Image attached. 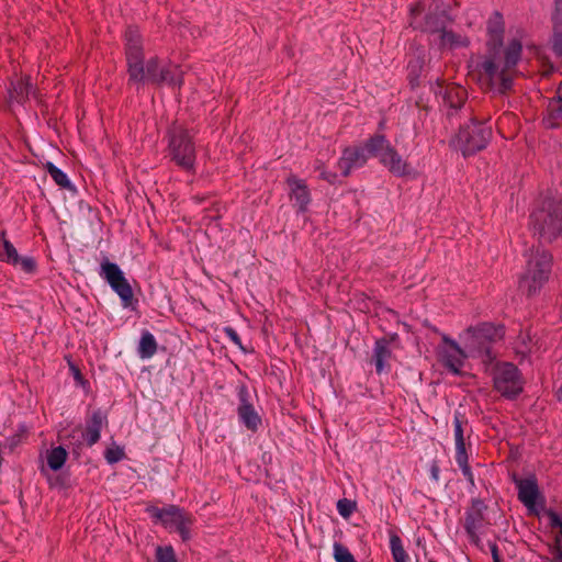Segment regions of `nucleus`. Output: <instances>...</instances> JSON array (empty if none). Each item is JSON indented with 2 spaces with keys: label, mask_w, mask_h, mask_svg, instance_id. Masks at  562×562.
Listing matches in <instances>:
<instances>
[{
  "label": "nucleus",
  "mask_w": 562,
  "mask_h": 562,
  "mask_svg": "<svg viewBox=\"0 0 562 562\" xmlns=\"http://www.w3.org/2000/svg\"><path fill=\"white\" fill-rule=\"evenodd\" d=\"M169 155L182 169L192 170L195 161V146L189 131L175 125L169 132Z\"/></svg>",
  "instance_id": "7"
},
{
  "label": "nucleus",
  "mask_w": 562,
  "mask_h": 562,
  "mask_svg": "<svg viewBox=\"0 0 562 562\" xmlns=\"http://www.w3.org/2000/svg\"><path fill=\"white\" fill-rule=\"evenodd\" d=\"M392 356V351L389 347V341L385 339H380L375 342L374 347V364L375 370L379 374H381L385 367H389V360Z\"/></svg>",
  "instance_id": "23"
},
{
  "label": "nucleus",
  "mask_w": 562,
  "mask_h": 562,
  "mask_svg": "<svg viewBox=\"0 0 562 562\" xmlns=\"http://www.w3.org/2000/svg\"><path fill=\"white\" fill-rule=\"evenodd\" d=\"M549 126L555 127L559 121L562 120V101L552 98L548 103Z\"/></svg>",
  "instance_id": "31"
},
{
  "label": "nucleus",
  "mask_w": 562,
  "mask_h": 562,
  "mask_svg": "<svg viewBox=\"0 0 562 562\" xmlns=\"http://www.w3.org/2000/svg\"><path fill=\"white\" fill-rule=\"evenodd\" d=\"M437 355L439 362L453 374L461 373L464 361L470 356L468 349H462L456 340L447 335H442L441 342L437 347Z\"/></svg>",
  "instance_id": "12"
},
{
  "label": "nucleus",
  "mask_w": 562,
  "mask_h": 562,
  "mask_svg": "<svg viewBox=\"0 0 562 562\" xmlns=\"http://www.w3.org/2000/svg\"><path fill=\"white\" fill-rule=\"evenodd\" d=\"M558 396L560 400L562 398V385L560 386V389L558 391Z\"/></svg>",
  "instance_id": "48"
},
{
  "label": "nucleus",
  "mask_w": 562,
  "mask_h": 562,
  "mask_svg": "<svg viewBox=\"0 0 562 562\" xmlns=\"http://www.w3.org/2000/svg\"><path fill=\"white\" fill-rule=\"evenodd\" d=\"M321 178L326 180L329 183H335L337 176L334 172H328V171L322 170Z\"/></svg>",
  "instance_id": "44"
},
{
  "label": "nucleus",
  "mask_w": 562,
  "mask_h": 562,
  "mask_svg": "<svg viewBox=\"0 0 562 562\" xmlns=\"http://www.w3.org/2000/svg\"><path fill=\"white\" fill-rule=\"evenodd\" d=\"M367 159L368 155L363 147L346 148L338 160V168L341 170V173L347 177L352 169L362 167L367 162Z\"/></svg>",
  "instance_id": "21"
},
{
  "label": "nucleus",
  "mask_w": 562,
  "mask_h": 562,
  "mask_svg": "<svg viewBox=\"0 0 562 562\" xmlns=\"http://www.w3.org/2000/svg\"><path fill=\"white\" fill-rule=\"evenodd\" d=\"M487 510L488 507L484 501L473 498L464 515L463 528L470 539V542L480 549H482L480 533L485 527L491 525L487 517Z\"/></svg>",
  "instance_id": "9"
},
{
  "label": "nucleus",
  "mask_w": 562,
  "mask_h": 562,
  "mask_svg": "<svg viewBox=\"0 0 562 562\" xmlns=\"http://www.w3.org/2000/svg\"><path fill=\"white\" fill-rule=\"evenodd\" d=\"M334 558L336 562H357L351 552L341 543H334Z\"/></svg>",
  "instance_id": "32"
},
{
  "label": "nucleus",
  "mask_w": 562,
  "mask_h": 562,
  "mask_svg": "<svg viewBox=\"0 0 562 562\" xmlns=\"http://www.w3.org/2000/svg\"><path fill=\"white\" fill-rule=\"evenodd\" d=\"M491 138L492 127L483 121L472 119L469 124L460 127L452 143L467 157L484 149Z\"/></svg>",
  "instance_id": "5"
},
{
  "label": "nucleus",
  "mask_w": 562,
  "mask_h": 562,
  "mask_svg": "<svg viewBox=\"0 0 562 562\" xmlns=\"http://www.w3.org/2000/svg\"><path fill=\"white\" fill-rule=\"evenodd\" d=\"M553 22L562 23V0H554Z\"/></svg>",
  "instance_id": "40"
},
{
  "label": "nucleus",
  "mask_w": 562,
  "mask_h": 562,
  "mask_svg": "<svg viewBox=\"0 0 562 562\" xmlns=\"http://www.w3.org/2000/svg\"><path fill=\"white\" fill-rule=\"evenodd\" d=\"M239 406H238V416L240 420L244 423V425L249 430H257L259 425L261 424V419L257 412L255 411L254 406L248 401V391L246 387H240L239 393Z\"/></svg>",
  "instance_id": "20"
},
{
  "label": "nucleus",
  "mask_w": 562,
  "mask_h": 562,
  "mask_svg": "<svg viewBox=\"0 0 562 562\" xmlns=\"http://www.w3.org/2000/svg\"><path fill=\"white\" fill-rule=\"evenodd\" d=\"M123 457V452L121 450H112V449H109L106 452H105V459L108 460L109 463H115L117 461H120Z\"/></svg>",
  "instance_id": "39"
},
{
  "label": "nucleus",
  "mask_w": 562,
  "mask_h": 562,
  "mask_svg": "<svg viewBox=\"0 0 562 562\" xmlns=\"http://www.w3.org/2000/svg\"><path fill=\"white\" fill-rule=\"evenodd\" d=\"M487 33L488 53L480 66L481 76L491 89L504 94L512 89L522 46L520 42L513 40L503 48L504 20L498 12H494L488 19Z\"/></svg>",
  "instance_id": "1"
},
{
  "label": "nucleus",
  "mask_w": 562,
  "mask_h": 562,
  "mask_svg": "<svg viewBox=\"0 0 562 562\" xmlns=\"http://www.w3.org/2000/svg\"><path fill=\"white\" fill-rule=\"evenodd\" d=\"M554 98L562 101V82L559 85V87L557 89V94Z\"/></svg>",
  "instance_id": "47"
},
{
  "label": "nucleus",
  "mask_w": 562,
  "mask_h": 562,
  "mask_svg": "<svg viewBox=\"0 0 562 562\" xmlns=\"http://www.w3.org/2000/svg\"><path fill=\"white\" fill-rule=\"evenodd\" d=\"M125 54L128 76L136 77L139 68L136 65L144 59L143 43L138 30L134 26L127 27L125 32Z\"/></svg>",
  "instance_id": "14"
},
{
  "label": "nucleus",
  "mask_w": 562,
  "mask_h": 562,
  "mask_svg": "<svg viewBox=\"0 0 562 562\" xmlns=\"http://www.w3.org/2000/svg\"><path fill=\"white\" fill-rule=\"evenodd\" d=\"M355 507L356 504L347 498L339 499L337 503L338 513L345 518L352 514Z\"/></svg>",
  "instance_id": "36"
},
{
  "label": "nucleus",
  "mask_w": 562,
  "mask_h": 562,
  "mask_svg": "<svg viewBox=\"0 0 562 562\" xmlns=\"http://www.w3.org/2000/svg\"><path fill=\"white\" fill-rule=\"evenodd\" d=\"M157 351V342L153 334L149 331H144L142 334L139 345H138V355L142 359H147L153 357Z\"/></svg>",
  "instance_id": "27"
},
{
  "label": "nucleus",
  "mask_w": 562,
  "mask_h": 562,
  "mask_svg": "<svg viewBox=\"0 0 562 562\" xmlns=\"http://www.w3.org/2000/svg\"><path fill=\"white\" fill-rule=\"evenodd\" d=\"M513 481L518 490V499L528 509L532 510L538 497L540 496L537 479L533 475L526 479H520L517 475H514Z\"/></svg>",
  "instance_id": "16"
},
{
  "label": "nucleus",
  "mask_w": 562,
  "mask_h": 562,
  "mask_svg": "<svg viewBox=\"0 0 562 562\" xmlns=\"http://www.w3.org/2000/svg\"><path fill=\"white\" fill-rule=\"evenodd\" d=\"M150 513L165 528L177 531L183 541H188L191 538V527L194 519L189 513L175 505L164 508L155 507L150 509Z\"/></svg>",
  "instance_id": "8"
},
{
  "label": "nucleus",
  "mask_w": 562,
  "mask_h": 562,
  "mask_svg": "<svg viewBox=\"0 0 562 562\" xmlns=\"http://www.w3.org/2000/svg\"><path fill=\"white\" fill-rule=\"evenodd\" d=\"M224 333H225V335L231 339V341H232L233 344H235L236 346H238L239 348H241V349H243L241 340H240V338H239V336H238L237 331H236L234 328H232V327H226V328L224 329Z\"/></svg>",
  "instance_id": "38"
},
{
  "label": "nucleus",
  "mask_w": 562,
  "mask_h": 562,
  "mask_svg": "<svg viewBox=\"0 0 562 562\" xmlns=\"http://www.w3.org/2000/svg\"><path fill=\"white\" fill-rule=\"evenodd\" d=\"M552 559L551 562H562V548L560 546L554 547L551 550Z\"/></svg>",
  "instance_id": "43"
},
{
  "label": "nucleus",
  "mask_w": 562,
  "mask_h": 562,
  "mask_svg": "<svg viewBox=\"0 0 562 562\" xmlns=\"http://www.w3.org/2000/svg\"><path fill=\"white\" fill-rule=\"evenodd\" d=\"M530 225L540 243H552L562 237V200L546 196L531 213Z\"/></svg>",
  "instance_id": "2"
},
{
  "label": "nucleus",
  "mask_w": 562,
  "mask_h": 562,
  "mask_svg": "<svg viewBox=\"0 0 562 562\" xmlns=\"http://www.w3.org/2000/svg\"><path fill=\"white\" fill-rule=\"evenodd\" d=\"M100 276L109 283L112 290L120 296L124 307H128L133 302V290L123 271L116 263L108 259L101 263Z\"/></svg>",
  "instance_id": "11"
},
{
  "label": "nucleus",
  "mask_w": 562,
  "mask_h": 562,
  "mask_svg": "<svg viewBox=\"0 0 562 562\" xmlns=\"http://www.w3.org/2000/svg\"><path fill=\"white\" fill-rule=\"evenodd\" d=\"M21 442V435L16 434L7 440L5 446L12 451Z\"/></svg>",
  "instance_id": "42"
},
{
  "label": "nucleus",
  "mask_w": 562,
  "mask_h": 562,
  "mask_svg": "<svg viewBox=\"0 0 562 562\" xmlns=\"http://www.w3.org/2000/svg\"><path fill=\"white\" fill-rule=\"evenodd\" d=\"M504 336V327L491 323H483L475 327H469L460 336L465 349L472 357H481L484 362L492 361L494 356L491 344L501 340Z\"/></svg>",
  "instance_id": "3"
},
{
  "label": "nucleus",
  "mask_w": 562,
  "mask_h": 562,
  "mask_svg": "<svg viewBox=\"0 0 562 562\" xmlns=\"http://www.w3.org/2000/svg\"><path fill=\"white\" fill-rule=\"evenodd\" d=\"M431 476L437 481L439 476V469L437 465H434L431 468Z\"/></svg>",
  "instance_id": "46"
},
{
  "label": "nucleus",
  "mask_w": 562,
  "mask_h": 562,
  "mask_svg": "<svg viewBox=\"0 0 562 562\" xmlns=\"http://www.w3.org/2000/svg\"><path fill=\"white\" fill-rule=\"evenodd\" d=\"M9 94L10 99L18 103H23L29 99L31 94L35 95V91L30 82V78L25 77L20 79L15 85H13V88L9 91Z\"/></svg>",
  "instance_id": "24"
},
{
  "label": "nucleus",
  "mask_w": 562,
  "mask_h": 562,
  "mask_svg": "<svg viewBox=\"0 0 562 562\" xmlns=\"http://www.w3.org/2000/svg\"><path fill=\"white\" fill-rule=\"evenodd\" d=\"M488 546H490L491 554H492V558H493V562H502L501 561V557L498 554L497 546L495 543H493V542H490Z\"/></svg>",
  "instance_id": "45"
},
{
  "label": "nucleus",
  "mask_w": 562,
  "mask_h": 562,
  "mask_svg": "<svg viewBox=\"0 0 562 562\" xmlns=\"http://www.w3.org/2000/svg\"><path fill=\"white\" fill-rule=\"evenodd\" d=\"M380 162L389 169L390 172L397 177H403L411 173L409 165L398 155V153L391 147L381 156Z\"/></svg>",
  "instance_id": "22"
},
{
  "label": "nucleus",
  "mask_w": 562,
  "mask_h": 562,
  "mask_svg": "<svg viewBox=\"0 0 562 562\" xmlns=\"http://www.w3.org/2000/svg\"><path fill=\"white\" fill-rule=\"evenodd\" d=\"M41 472H42V473H46V469H45V467H44V465L42 467Z\"/></svg>",
  "instance_id": "49"
},
{
  "label": "nucleus",
  "mask_w": 562,
  "mask_h": 562,
  "mask_svg": "<svg viewBox=\"0 0 562 562\" xmlns=\"http://www.w3.org/2000/svg\"><path fill=\"white\" fill-rule=\"evenodd\" d=\"M463 416L459 413L454 415V440H456V461L461 468L463 475L473 484V474L468 463V454L465 450L464 435H463Z\"/></svg>",
  "instance_id": "15"
},
{
  "label": "nucleus",
  "mask_w": 562,
  "mask_h": 562,
  "mask_svg": "<svg viewBox=\"0 0 562 562\" xmlns=\"http://www.w3.org/2000/svg\"><path fill=\"white\" fill-rule=\"evenodd\" d=\"M440 40L441 44L445 46L449 45L452 47L463 45V41L460 36H458L451 31H447L446 29L441 31Z\"/></svg>",
  "instance_id": "34"
},
{
  "label": "nucleus",
  "mask_w": 562,
  "mask_h": 562,
  "mask_svg": "<svg viewBox=\"0 0 562 562\" xmlns=\"http://www.w3.org/2000/svg\"><path fill=\"white\" fill-rule=\"evenodd\" d=\"M286 183L290 190V200L293 201L294 206L299 212H306L311 203V192L306 182L291 175L288 177Z\"/></svg>",
  "instance_id": "18"
},
{
  "label": "nucleus",
  "mask_w": 562,
  "mask_h": 562,
  "mask_svg": "<svg viewBox=\"0 0 562 562\" xmlns=\"http://www.w3.org/2000/svg\"><path fill=\"white\" fill-rule=\"evenodd\" d=\"M561 536H562V532H561Z\"/></svg>",
  "instance_id": "50"
},
{
  "label": "nucleus",
  "mask_w": 562,
  "mask_h": 562,
  "mask_svg": "<svg viewBox=\"0 0 562 562\" xmlns=\"http://www.w3.org/2000/svg\"><path fill=\"white\" fill-rule=\"evenodd\" d=\"M494 386L506 397H515L522 391V383L516 366L504 362L495 368Z\"/></svg>",
  "instance_id": "13"
},
{
  "label": "nucleus",
  "mask_w": 562,
  "mask_h": 562,
  "mask_svg": "<svg viewBox=\"0 0 562 562\" xmlns=\"http://www.w3.org/2000/svg\"><path fill=\"white\" fill-rule=\"evenodd\" d=\"M551 262L552 257L546 250L537 249L531 251L527 261V270L519 281L520 290L528 295L535 294L548 281L551 272Z\"/></svg>",
  "instance_id": "6"
},
{
  "label": "nucleus",
  "mask_w": 562,
  "mask_h": 562,
  "mask_svg": "<svg viewBox=\"0 0 562 562\" xmlns=\"http://www.w3.org/2000/svg\"><path fill=\"white\" fill-rule=\"evenodd\" d=\"M392 146L383 135H376L371 137L363 146L367 155L378 157L381 160V156Z\"/></svg>",
  "instance_id": "25"
},
{
  "label": "nucleus",
  "mask_w": 562,
  "mask_h": 562,
  "mask_svg": "<svg viewBox=\"0 0 562 562\" xmlns=\"http://www.w3.org/2000/svg\"><path fill=\"white\" fill-rule=\"evenodd\" d=\"M139 74L136 77L128 76L130 83H153L180 87L182 85V71L178 66H160L159 60L153 57L144 64V59L136 65Z\"/></svg>",
  "instance_id": "4"
},
{
  "label": "nucleus",
  "mask_w": 562,
  "mask_h": 562,
  "mask_svg": "<svg viewBox=\"0 0 562 562\" xmlns=\"http://www.w3.org/2000/svg\"><path fill=\"white\" fill-rule=\"evenodd\" d=\"M553 23H554V34H553V38H552V47L557 54L562 55V32H561L562 23H559V22H553Z\"/></svg>",
  "instance_id": "35"
},
{
  "label": "nucleus",
  "mask_w": 562,
  "mask_h": 562,
  "mask_svg": "<svg viewBox=\"0 0 562 562\" xmlns=\"http://www.w3.org/2000/svg\"><path fill=\"white\" fill-rule=\"evenodd\" d=\"M549 518L551 527H559L560 532L562 533V518L554 512L549 513Z\"/></svg>",
  "instance_id": "41"
},
{
  "label": "nucleus",
  "mask_w": 562,
  "mask_h": 562,
  "mask_svg": "<svg viewBox=\"0 0 562 562\" xmlns=\"http://www.w3.org/2000/svg\"><path fill=\"white\" fill-rule=\"evenodd\" d=\"M67 456L68 453L64 447L58 446L53 448L47 452L46 456L48 468L53 471L60 470L67 460Z\"/></svg>",
  "instance_id": "28"
},
{
  "label": "nucleus",
  "mask_w": 562,
  "mask_h": 562,
  "mask_svg": "<svg viewBox=\"0 0 562 562\" xmlns=\"http://www.w3.org/2000/svg\"><path fill=\"white\" fill-rule=\"evenodd\" d=\"M425 10L423 2L417 3L412 8V22L415 29H420L425 32H441L446 27L447 14L441 0H434L429 7L428 12L425 16L424 23L417 21V15Z\"/></svg>",
  "instance_id": "10"
},
{
  "label": "nucleus",
  "mask_w": 562,
  "mask_h": 562,
  "mask_svg": "<svg viewBox=\"0 0 562 562\" xmlns=\"http://www.w3.org/2000/svg\"><path fill=\"white\" fill-rule=\"evenodd\" d=\"M46 171L53 178V180L63 189H71V183L67 175L57 168L53 162H47L45 166Z\"/></svg>",
  "instance_id": "30"
},
{
  "label": "nucleus",
  "mask_w": 562,
  "mask_h": 562,
  "mask_svg": "<svg viewBox=\"0 0 562 562\" xmlns=\"http://www.w3.org/2000/svg\"><path fill=\"white\" fill-rule=\"evenodd\" d=\"M105 422V417L100 411L94 412L87 423L86 429L80 427L75 428L71 437L86 440L88 446H93L100 439V432Z\"/></svg>",
  "instance_id": "17"
},
{
  "label": "nucleus",
  "mask_w": 562,
  "mask_h": 562,
  "mask_svg": "<svg viewBox=\"0 0 562 562\" xmlns=\"http://www.w3.org/2000/svg\"><path fill=\"white\" fill-rule=\"evenodd\" d=\"M18 265H20L22 270L25 271L26 273H32L36 269V263L34 261V259L31 257H24V258L20 257Z\"/></svg>",
  "instance_id": "37"
},
{
  "label": "nucleus",
  "mask_w": 562,
  "mask_h": 562,
  "mask_svg": "<svg viewBox=\"0 0 562 562\" xmlns=\"http://www.w3.org/2000/svg\"><path fill=\"white\" fill-rule=\"evenodd\" d=\"M436 94L442 97L443 104L449 108L448 116H452V111L461 109L467 99V91L458 85L438 86Z\"/></svg>",
  "instance_id": "19"
},
{
  "label": "nucleus",
  "mask_w": 562,
  "mask_h": 562,
  "mask_svg": "<svg viewBox=\"0 0 562 562\" xmlns=\"http://www.w3.org/2000/svg\"><path fill=\"white\" fill-rule=\"evenodd\" d=\"M156 560L157 562H177V558L172 547H157Z\"/></svg>",
  "instance_id": "33"
},
{
  "label": "nucleus",
  "mask_w": 562,
  "mask_h": 562,
  "mask_svg": "<svg viewBox=\"0 0 562 562\" xmlns=\"http://www.w3.org/2000/svg\"><path fill=\"white\" fill-rule=\"evenodd\" d=\"M390 547L394 562H407L409 560L408 554L404 550L402 540L397 535H391Z\"/></svg>",
  "instance_id": "29"
},
{
  "label": "nucleus",
  "mask_w": 562,
  "mask_h": 562,
  "mask_svg": "<svg viewBox=\"0 0 562 562\" xmlns=\"http://www.w3.org/2000/svg\"><path fill=\"white\" fill-rule=\"evenodd\" d=\"M20 256L15 247L4 237V233L0 234V261H4L16 266Z\"/></svg>",
  "instance_id": "26"
}]
</instances>
